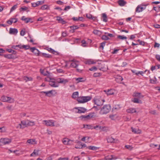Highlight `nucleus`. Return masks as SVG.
<instances>
[{"label": "nucleus", "instance_id": "nucleus-1", "mask_svg": "<svg viewBox=\"0 0 160 160\" xmlns=\"http://www.w3.org/2000/svg\"><path fill=\"white\" fill-rule=\"evenodd\" d=\"M78 92H75L72 94V98L74 99L78 97L77 98V101L79 103H84L87 102L90 100L92 98L91 96L78 97Z\"/></svg>", "mask_w": 160, "mask_h": 160}, {"label": "nucleus", "instance_id": "nucleus-2", "mask_svg": "<svg viewBox=\"0 0 160 160\" xmlns=\"http://www.w3.org/2000/svg\"><path fill=\"white\" fill-rule=\"evenodd\" d=\"M111 109V106L109 104L104 105L101 108L100 113L102 115L106 114L110 112Z\"/></svg>", "mask_w": 160, "mask_h": 160}, {"label": "nucleus", "instance_id": "nucleus-3", "mask_svg": "<svg viewBox=\"0 0 160 160\" xmlns=\"http://www.w3.org/2000/svg\"><path fill=\"white\" fill-rule=\"evenodd\" d=\"M94 103L98 106H100L103 105L105 100L100 98H96L94 99Z\"/></svg>", "mask_w": 160, "mask_h": 160}, {"label": "nucleus", "instance_id": "nucleus-4", "mask_svg": "<svg viewBox=\"0 0 160 160\" xmlns=\"http://www.w3.org/2000/svg\"><path fill=\"white\" fill-rule=\"evenodd\" d=\"M11 139L8 138H1L0 139V145H1L8 144L11 142Z\"/></svg>", "mask_w": 160, "mask_h": 160}, {"label": "nucleus", "instance_id": "nucleus-5", "mask_svg": "<svg viewBox=\"0 0 160 160\" xmlns=\"http://www.w3.org/2000/svg\"><path fill=\"white\" fill-rule=\"evenodd\" d=\"M146 5L141 4L138 5L136 9V12H139L145 9Z\"/></svg>", "mask_w": 160, "mask_h": 160}, {"label": "nucleus", "instance_id": "nucleus-6", "mask_svg": "<svg viewBox=\"0 0 160 160\" xmlns=\"http://www.w3.org/2000/svg\"><path fill=\"white\" fill-rule=\"evenodd\" d=\"M93 116V114L92 113H90L87 115H82L79 118L82 120L84 121L90 119Z\"/></svg>", "mask_w": 160, "mask_h": 160}, {"label": "nucleus", "instance_id": "nucleus-7", "mask_svg": "<svg viewBox=\"0 0 160 160\" xmlns=\"http://www.w3.org/2000/svg\"><path fill=\"white\" fill-rule=\"evenodd\" d=\"M45 122V124L47 126L53 127L55 126L54 122L52 120H45L43 121Z\"/></svg>", "mask_w": 160, "mask_h": 160}, {"label": "nucleus", "instance_id": "nucleus-8", "mask_svg": "<svg viewBox=\"0 0 160 160\" xmlns=\"http://www.w3.org/2000/svg\"><path fill=\"white\" fill-rule=\"evenodd\" d=\"M30 50L31 52L35 53L36 54H37V56H40L41 53L38 49L34 47L30 48Z\"/></svg>", "mask_w": 160, "mask_h": 160}, {"label": "nucleus", "instance_id": "nucleus-9", "mask_svg": "<svg viewBox=\"0 0 160 160\" xmlns=\"http://www.w3.org/2000/svg\"><path fill=\"white\" fill-rule=\"evenodd\" d=\"M70 64V67L73 68H77L79 65V62L77 60H72Z\"/></svg>", "mask_w": 160, "mask_h": 160}, {"label": "nucleus", "instance_id": "nucleus-10", "mask_svg": "<svg viewBox=\"0 0 160 160\" xmlns=\"http://www.w3.org/2000/svg\"><path fill=\"white\" fill-rule=\"evenodd\" d=\"M75 108L78 110V111L77 112L79 113H84L87 110L86 108L83 107H77Z\"/></svg>", "mask_w": 160, "mask_h": 160}, {"label": "nucleus", "instance_id": "nucleus-11", "mask_svg": "<svg viewBox=\"0 0 160 160\" xmlns=\"http://www.w3.org/2000/svg\"><path fill=\"white\" fill-rule=\"evenodd\" d=\"M53 91L51 90L48 91H42L40 92L41 93H44L45 96L48 97H51L53 94Z\"/></svg>", "mask_w": 160, "mask_h": 160}, {"label": "nucleus", "instance_id": "nucleus-12", "mask_svg": "<svg viewBox=\"0 0 160 160\" xmlns=\"http://www.w3.org/2000/svg\"><path fill=\"white\" fill-rule=\"evenodd\" d=\"M18 21V19L17 18H11L7 21V22L9 25H11L13 22L14 23H16Z\"/></svg>", "mask_w": 160, "mask_h": 160}, {"label": "nucleus", "instance_id": "nucleus-13", "mask_svg": "<svg viewBox=\"0 0 160 160\" xmlns=\"http://www.w3.org/2000/svg\"><path fill=\"white\" fill-rule=\"evenodd\" d=\"M46 49L50 52L55 55H58L59 53L51 48H46Z\"/></svg>", "mask_w": 160, "mask_h": 160}, {"label": "nucleus", "instance_id": "nucleus-14", "mask_svg": "<svg viewBox=\"0 0 160 160\" xmlns=\"http://www.w3.org/2000/svg\"><path fill=\"white\" fill-rule=\"evenodd\" d=\"M44 3V1H37L35 3H32V6L34 7H35L38 6L40 5H42Z\"/></svg>", "mask_w": 160, "mask_h": 160}, {"label": "nucleus", "instance_id": "nucleus-15", "mask_svg": "<svg viewBox=\"0 0 160 160\" xmlns=\"http://www.w3.org/2000/svg\"><path fill=\"white\" fill-rule=\"evenodd\" d=\"M18 32V30L17 29L10 28L9 29V33L13 35H16Z\"/></svg>", "mask_w": 160, "mask_h": 160}, {"label": "nucleus", "instance_id": "nucleus-16", "mask_svg": "<svg viewBox=\"0 0 160 160\" xmlns=\"http://www.w3.org/2000/svg\"><path fill=\"white\" fill-rule=\"evenodd\" d=\"M11 99V97L4 96H2L1 98V100L3 102L9 101Z\"/></svg>", "mask_w": 160, "mask_h": 160}, {"label": "nucleus", "instance_id": "nucleus-17", "mask_svg": "<svg viewBox=\"0 0 160 160\" xmlns=\"http://www.w3.org/2000/svg\"><path fill=\"white\" fill-rule=\"evenodd\" d=\"M69 28L71 29L70 30L69 32L72 33H73L75 30L78 29L79 28L78 25L70 26L69 27Z\"/></svg>", "mask_w": 160, "mask_h": 160}, {"label": "nucleus", "instance_id": "nucleus-18", "mask_svg": "<svg viewBox=\"0 0 160 160\" xmlns=\"http://www.w3.org/2000/svg\"><path fill=\"white\" fill-rule=\"evenodd\" d=\"M57 20L58 21L59 23H61L62 24H64L67 23L66 21L60 17L57 16Z\"/></svg>", "mask_w": 160, "mask_h": 160}, {"label": "nucleus", "instance_id": "nucleus-19", "mask_svg": "<svg viewBox=\"0 0 160 160\" xmlns=\"http://www.w3.org/2000/svg\"><path fill=\"white\" fill-rule=\"evenodd\" d=\"M40 56L44 58H51L52 57V56L51 55L49 54L45 53L42 52H41V53Z\"/></svg>", "mask_w": 160, "mask_h": 160}, {"label": "nucleus", "instance_id": "nucleus-20", "mask_svg": "<svg viewBox=\"0 0 160 160\" xmlns=\"http://www.w3.org/2000/svg\"><path fill=\"white\" fill-rule=\"evenodd\" d=\"M104 91L106 92L108 95H113L114 93V90L112 89L108 90H104Z\"/></svg>", "mask_w": 160, "mask_h": 160}, {"label": "nucleus", "instance_id": "nucleus-21", "mask_svg": "<svg viewBox=\"0 0 160 160\" xmlns=\"http://www.w3.org/2000/svg\"><path fill=\"white\" fill-rule=\"evenodd\" d=\"M52 81H50L49 84L52 87H57L58 85L57 84H55V82L54 80V79L52 80Z\"/></svg>", "mask_w": 160, "mask_h": 160}, {"label": "nucleus", "instance_id": "nucleus-22", "mask_svg": "<svg viewBox=\"0 0 160 160\" xmlns=\"http://www.w3.org/2000/svg\"><path fill=\"white\" fill-rule=\"evenodd\" d=\"M126 111L127 112L130 113H132L136 112V109L134 108H128L127 110Z\"/></svg>", "mask_w": 160, "mask_h": 160}, {"label": "nucleus", "instance_id": "nucleus-23", "mask_svg": "<svg viewBox=\"0 0 160 160\" xmlns=\"http://www.w3.org/2000/svg\"><path fill=\"white\" fill-rule=\"evenodd\" d=\"M118 4L121 6H124L126 3V2L124 0H119L118 1Z\"/></svg>", "mask_w": 160, "mask_h": 160}, {"label": "nucleus", "instance_id": "nucleus-24", "mask_svg": "<svg viewBox=\"0 0 160 160\" xmlns=\"http://www.w3.org/2000/svg\"><path fill=\"white\" fill-rule=\"evenodd\" d=\"M107 142L109 143H114L115 139L112 137H108L107 139Z\"/></svg>", "mask_w": 160, "mask_h": 160}, {"label": "nucleus", "instance_id": "nucleus-25", "mask_svg": "<svg viewBox=\"0 0 160 160\" xmlns=\"http://www.w3.org/2000/svg\"><path fill=\"white\" fill-rule=\"evenodd\" d=\"M93 33L94 34L99 36H100L102 34V32L101 31L97 29L94 30Z\"/></svg>", "mask_w": 160, "mask_h": 160}, {"label": "nucleus", "instance_id": "nucleus-26", "mask_svg": "<svg viewBox=\"0 0 160 160\" xmlns=\"http://www.w3.org/2000/svg\"><path fill=\"white\" fill-rule=\"evenodd\" d=\"M87 148L89 150H96L98 149L99 148L95 146H90L87 147Z\"/></svg>", "mask_w": 160, "mask_h": 160}, {"label": "nucleus", "instance_id": "nucleus-27", "mask_svg": "<svg viewBox=\"0 0 160 160\" xmlns=\"http://www.w3.org/2000/svg\"><path fill=\"white\" fill-rule=\"evenodd\" d=\"M102 15V21L104 22H107L108 20L107 15L105 13H103Z\"/></svg>", "mask_w": 160, "mask_h": 160}, {"label": "nucleus", "instance_id": "nucleus-28", "mask_svg": "<svg viewBox=\"0 0 160 160\" xmlns=\"http://www.w3.org/2000/svg\"><path fill=\"white\" fill-rule=\"evenodd\" d=\"M19 10L20 12L22 11H26L27 12H29V10H28V8L27 7L24 6V7H22L20 8Z\"/></svg>", "mask_w": 160, "mask_h": 160}, {"label": "nucleus", "instance_id": "nucleus-29", "mask_svg": "<svg viewBox=\"0 0 160 160\" xmlns=\"http://www.w3.org/2000/svg\"><path fill=\"white\" fill-rule=\"evenodd\" d=\"M39 150H36L35 149L33 152L30 154L31 157L35 156L38 155Z\"/></svg>", "mask_w": 160, "mask_h": 160}, {"label": "nucleus", "instance_id": "nucleus-30", "mask_svg": "<svg viewBox=\"0 0 160 160\" xmlns=\"http://www.w3.org/2000/svg\"><path fill=\"white\" fill-rule=\"evenodd\" d=\"M86 17L89 19H92L93 20H95L96 19L95 17H93L92 15L90 14H87Z\"/></svg>", "mask_w": 160, "mask_h": 160}, {"label": "nucleus", "instance_id": "nucleus-31", "mask_svg": "<svg viewBox=\"0 0 160 160\" xmlns=\"http://www.w3.org/2000/svg\"><path fill=\"white\" fill-rule=\"evenodd\" d=\"M4 57L5 58L9 59H12L14 58V57L12 54H5L4 55Z\"/></svg>", "mask_w": 160, "mask_h": 160}, {"label": "nucleus", "instance_id": "nucleus-32", "mask_svg": "<svg viewBox=\"0 0 160 160\" xmlns=\"http://www.w3.org/2000/svg\"><path fill=\"white\" fill-rule=\"evenodd\" d=\"M72 140H68V139L65 138L63 140V142L65 144H70V142H72Z\"/></svg>", "mask_w": 160, "mask_h": 160}, {"label": "nucleus", "instance_id": "nucleus-33", "mask_svg": "<svg viewBox=\"0 0 160 160\" xmlns=\"http://www.w3.org/2000/svg\"><path fill=\"white\" fill-rule=\"evenodd\" d=\"M27 125L29 126H33L35 125L34 122L33 121H30L29 120H28Z\"/></svg>", "mask_w": 160, "mask_h": 160}, {"label": "nucleus", "instance_id": "nucleus-34", "mask_svg": "<svg viewBox=\"0 0 160 160\" xmlns=\"http://www.w3.org/2000/svg\"><path fill=\"white\" fill-rule=\"evenodd\" d=\"M132 132L135 133H140L141 132V131L140 130H137L136 129L133 128L132 127Z\"/></svg>", "mask_w": 160, "mask_h": 160}, {"label": "nucleus", "instance_id": "nucleus-35", "mask_svg": "<svg viewBox=\"0 0 160 160\" xmlns=\"http://www.w3.org/2000/svg\"><path fill=\"white\" fill-rule=\"evenodd\" d=\"M132 101L134 103H142V101L139 100L138 98H134Z\"/></svg>", "mask_w": 160, "mask_h": 160}, {"label": "nucleus", "instance_id": "nucleus-36", "mask_svg": "<svg viewBox=\"0 0 160 160\" xmlns=\"http://www.w3.org/2000/svg\"><path fill=\"white\" fill-rule=\"evenodd\" d=\"M32 18H27L25 19V20H24L26 23H28L29 22H30L31 23L33 22V21H31L32 20Z\"/></svg>", "mask_w": 160, "mask_h": 160}, {"label": "nucleus", "instance_id": "nucleus-37", "mask_svg": "<svg viewBox=\"0 0 160 160\" xmlns=\"http://www.w3.org/2000/svg\"><path fill=\"white\" fill-rule=\"evenodd\" d=\"M49 8V6L47 5H43L42 6H41V9L42 10H45L48 9Z\"/></svg>", "mask_w": 160, "mask_h": 160}, {"label": "nucleus", "instance_id": "nucleus-38", "mask_svg": "<svg viewBox=\"0 0 160 160\" xmlns=\"http://www.w3.org/2000/svg\"><path fill=\"white\" fill-rule=\"evenodd\" d=\"M35 140L33 139H30L27 140V142L30 144H33L34 142H35Z\"/></svg>", "mask_w": 160, "mask_h": 160}, {"label": "nucleus", "instance_id": "nucleus-39", "mask_svg": "<svg viewBox=\"0 0 160 160\" xmlns=\"http://www.w3.org/2000/svg\"><path fill=\"white\" fill-rule=\"evenodd\" d=\"M24 80H25L26 82L28 81H31L32 80V78L30 77L29 78L27 76H25L24 77Z\"/></svg>", "mask_w": 160, "mask_h": 160}, {"label": "nucleus", "instance_id": "nucleus-40", "mask_svg": "<svg viewBox=\"0 0 160 160\" xmlns=\"http://www.w3.org/2000/svg\"><path fill=\"white\" fill-rule=\"evenodd\" d=\"M30 46L29 45H23L22 49H24L25 50H26L29 49H30Z\"/></svg>", "mask_w": 160, "mask_h": 160}, {"label": "nucleus", "instance_id": "nucleus-41", "mask_svg": "<svg viewBox=\"0 0 160 160\" xmlns=\"http://www.w3.org/2000/svg\"><path fill=\"white\" fill-rule=\"evenodd\" d=\"M68 82V79H64V78H62V81H60L59 83H63L65 84Z\"/></svg>", "mask_w": 160, "mask_h": 160}, {"label": "nucleus", "instance_id": "nucleus-42", "mask_svg": "<svg viewBox=\"0 0 160 160\" xmlns=\"http://www.w3.org/2000/svg\"><path fill=\"white\" fill-rule=\"evenodd\" d=\"M95 62H94L93 61H92L91 60H88L86 61L85 62V63L86 64H88L89 65L93 64Z\"/></svg>", "mask_w": 160, "mask_h": 160}, {"label": "nucleus", "instance_id": "nucleus-43", "mask_svg": "<svg viewBox=\"0 0 160 160\" xmlns=\"http://www.w3.org/2000/svg\"><path fill=\"white\" fill-rule=\"evenodd\" d=\"M117 38L123 40L124 39H127V37L126 36H124L121 35H118L117 36Z\"/></svg>", "mask_w": 160, "mask_h": 160}, {"label": "nucleus", "instance_id": "nucleus-44", "mask_svg": "<svg viewBox=\"0 0 160 160\" xmlns=\"http://www.w3.org/2000/svg\"><path fill=\"white\" fill-rule=\"evenodd\" d=\"M83 18L82 17H79L78 18L77 17H73L72 18V19L74 21H78V20L82 21V20L81 19H80V18Z\"/></svg>", "mask_w": 160, "mask_h": 160}, {"label": "nucleus", "instance_id": "nucleus-45", "mask_svg": "<svg viewBox=\"0 0 160 160\" xmlns=\"http://www.w3.org/2000/svg\"><path fill=\"white\" fill-rule=\"evenodd\" d=\"M102 39L107 40L109 39V38L108 37L107 35H103L102 37Z\"/></svg>", "mask_w": 160, "mask_h": 160}, {"label": "nucleus", "instance_id": "nucleus-46", "mask_svg": "<svg viewBox=\"0 0 160 160\" xmlns=\"http://www.w3.org/2000/svg\"><path fill=\"white\" fill-rule=\"evenodd\" d=\"M83 79V78H78L76 79V80L78 82H79L84 81Z\"/></svg>", "mask_w": 160, "mask_h": 160}, {"label": "nucleus", "instance_id": "nucleus-47", "mask_svg": "<svg viewBox=\"0 0 160 160\" xmlns=\"http://www.w3.org/2000/svg\"><path fill=\"white\" fill-rule=\"evenodd\" d=\"M106 42H103L101 43L100 46L99 47L100 48H102V49H103L104 47L105 46L106 44Z\"/></svg>", "mask_w": 160, "mask_h": 160}, {"label": "nucleus", "instance_id": "nucleus-48", "mask_svg": "<svg viewBox=\"0 0 160 160\" xmlns=\"http://www.w3.org/2000/svg\"><path fill=\"white\" fill-rule=\"evenodd\" d=\"M101 74L100 73H95L93 74V76L94 77H97L101 76Z\"/></svg>", "mask_w": 160, "mask_h": 160}, {"label": "nucleus", "instance_id": "nucleus-49", "mask_svg": "<svg viewBox=\"0 0 160 160\" xmlns=\"http://www.w3.org/2000/svg\"><path fill=\"white\" fill-rule=\"evenodd\" d=\"M17 7V5H15L13 7H12L10 9V12H11L14 10H15Z\"/></svg>", "mask_w": 160, "mask_h": 160}, {"label": "nucleus", "instance_id": "nucleus-50", "mask_svg": "<svg viewBox=\"0 0 160 160\" xmlns=\"http://www.w3.org/2000/svg\"><path fill=\"white\" fill-rule=\"evenodd\" d=\"M97 128H98L100 130H102L103 127L99 125H96L94 127V129H96Z\"/></svg>", "mask_w": 160, "mask_h": 160}, {"label": "nucleus", "instance_id": "nucleus-51", "mask_svg": "<svg viewBox=\"0 0 160 160\" xmlns=\"http://www.w3.org/2000/svg\"><path fill=\"white\" fill-rule=\"evenodd\" d=\"M89 70L91 71H95L97 70V68L96 67L94 66L89 68Z\"/></svg>", "mask_w": 160, "mask_h": 160}, {"label": "nucleus", "instance_id": "nucleus-52", "mask_svg": "<svg viewBox=\"0 0 160 160\" xmlns=\"http://www.w3.org/2000/svg\"><path fill=\"white\" fill-rule=\"evenodd\" d=\"M141 93L139 92L134 93L133 94V96L135 97H140V95Z\"/></svg>", "mask_w": 160, "mask_h": 160}, {"label": "nucleus", "instance_id": "nucleus-53", "mask_svg": "<svg viewBox=\"0 0 160 160\" xmlns=\"http://www.w3.org/2000/svg\"><path fill=\"white\" fill-rule=\"evenodd\" d=\"M83 126H84V128H86L88 129H90L91 128V126L90 125H87V124L85 125L84 124Z\"/></svg>", "mask_w": 160, "mask_h": 160}, {"label": "nucleus", "instance_id": "nucleus-54", "mask_svg": "<svg viewBox=\"0 0 160 160\" xmlns=\"http://www.w3.org/2000/svg\"><path fill=\"white\" fill-rule=\"evenodd\" d=\"M21 122L22 124L24 126L27 125L28 122H27L26 121H21Z\"/></svg>", "mask_w": 160, "mask_h": 160}, {"label": "nucleus", "instance_id": "nucleus-55", "mask_svg": "<svg viewBox=\"0 0 160 160\" xmlns=\"http://www.w3.org/2000/svg\"><path fill=\"white\" fill-rule=\"evenodd\" d=\"M117 79L119 80V81H118V82L122 81L123 80L122 77L120 76H118V78H117Z\"/></svg>", "mask_w": 160, "mask_h": 160}, {"label": "nucleus", "instance_id": "nucleus-56", "mask_svg": "<svg viewBox=\"0 0 160 160\" xmlns=\"http://www.w3.org/2000/svg\"><path fill=\"white\" fill-rule=\"evenodd\" d=\"M25 34V32L24 30H22L20 33V35L22 36H23Z\"/></svg>", "mask_w": 160, "mask_h": 160}, {"label": "nucleus", "instance_id": "nucleus-57", "mask_svg": "<svg viewBox=\"0 0 160 160\" xmlns=\"http://www.w3.org/2000/svg\"><path fill=\"white\" fill-rule=\"evenodd\" d=\"M81 42L82 43V46L84 47H86V45L85 44H86V42L84 40H82V41Z\"/></svg>", "mask_w": 160, "mask_h": 160}, {"label": "nucleus", "instance_id": "nucleus-58", "mask_svg": "<svg viewBox=\"0 0 160 160\" xmlns=\"http://www.w3.org/2000/svg\"><path fill=\"white\" fill-rule=\"evenodd\" d=\"M149 113L155 115L156 113V110H154L150 111H149Z\"/></svg>", "mask_w": 160, "mask_h": 160}, {"label": "nucleus", "instance_id": "nucleus-59", "mask_svg": "<svg viewBox=\"0 0 160 160\" xmlns=\"http://www.w3.org/2000/svg\"><path fill=\"white\" fill-rule=\"evenodd\" d=\"M105 34H107V36H109L110 37H112L114 36L113 34L111 33H109L107 32H105Z\"/></svg>", "mask_w": 160, "mask_h": 160}, {"label": "nucleus", "instance_id": "nucleus-60", "mask_svg": "<svg viewBox=\"0 0 160 160\" xmlns=\"http://www.w3.org/2000/svg\"><path fill=\"white\" fill-rule=\"evenodd\" d=\"M119 50V49H114V51L112 52V53L113 54H116L117 52Z\"/></svg>", "mask_w": 160, "mask_h": 160}, {"label": "nucleus", "instance_id": "nucleus-61", "mask_svg": "<svg viewBox=\"0 0 160 160\" xmlns=\"http://www.w3.org/2000/svg\"><path fill=\"white\" fill-rule=\"evenodd\" d=\"M100 106H94L92 108H95V110H99L100 109Z\"/></svg>", "mask_w": 160, "mask_h": 160}, {"label": "nucleus", "instance_id": "nucleus-62", "mask_svg": "<svg viewBox=\"0 0 160 160\" xmlns=\"http://www.w3.org/2000/svg\"><path fill=\"white\" fill-rule=\"evenodd\" d=\"M155 58L157 59L159 61H160V55L158 54L156 55Z\"/></svg>", "mask_w": 160, "mask_h": 160}, {"label": "nucleus", "instance_id": "nucleus-63", "mask_svg": "<svg viewBox=\"0 0 160 160\" xmlns=\"http://www.w3.org/2000/svg\"><path fill=\"white\" fill-rule=\"evenodd\" d=\"M68 158H58V160H68Z\"/></svg>", "mask_w": 160, "mask_h": 160}, {"label": "nucleus", "instance_id": "nucleus-64", "mask_svg": "<svg viewBox=\"0 0 160 160\" xmlns=\"http://www.w3.org/2000/svg\"><path fill=\"white\" fill-rule=\"evenodd\" d=\"M154 27L156 28H160V25L158 24H156L154 25Z\"/></svg>", "mask_w": 160, "mask_h": 160}]
</instances>
